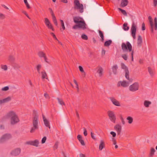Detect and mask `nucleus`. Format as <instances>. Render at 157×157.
I'll list each match as a JSON object with an SVG mask.
<instances>
[{"mask_svg": "<svg viewBox=\"0 0 157 157\" xmlns=\"http://www.w3.org/2000/svg\"><path fill=\"white\" fill-rule=\"evenodd\" d=\"M120 118L121 121V122H122V124H125V122L123 118V117H121Z\"/></svg>", "mask_w": 157, "mask_h": 157, "instance_id": "e2e57ef3", "label": "nucleus"}, {"mask_svg": "<svg viewBox=\"0 0 157 157\" xmlns=\"http://www.w3.org/2000/svg\"><path fill=\"white\" fill-rule=\"evenodd\" d=\"M42 117L44 125L46 127H48L49 128H50V126L49 121L44 116L43 114L42 115Z\"/></svg>", "mask_w": 157, "mask_h": 157, "instance_id": "a211bd4d", "label": "nucleus"}, {"mask_svg": "<svg viewBox=\"0 0 157 157\" xmlns=\"http://www.w3.org/2000/svg\"><path fill=\"white\" fill-rule=\"evenodd\" d=\"M142 30H144L145 29V24L144 23H143L142 24Z\"/></svg>", "mask_w": 157, "mask_h": 157, "instance_id": "4d7b16f0", "label": "nucleus"}, {"mask_svg": "<svg viewBox=\"0 0 157 157\" xmlns=\"http://www.w3.org/2000/svg\"><path fill=\"white\" fill-rule=\"evenodd\" d=\"M11 100V98L10 97H8L7 98L0 100V104L3 103H6L10 101Z\"/></svg>", "mask_w": 157, "mask_h": 157, "instance_id": "6ab92c4d", "label": "nucleus"}, {"mask_svg": "<svg viewBox=\"0 0 157 157\" xmlns=\"http://www.w3.org/2000/svg\"><path fill=\"white\" fill-rule=\"evenodd\" d=\"M78 28H81L83 29H86V25L83 20L80 21L78 24Z\"/></svg>", "mask_w": 157, "mask_h": 157, "instance_id": "ddd939ff", "label": "nucleus"}, {"mask_svg": "<svg viewBox=\"0 0 157 157\" xmlns=\"http://www.w3.org/2000/svg\"><path fill=\"white\" fill-rule=\"evenodd\" d=\"M58 144L59 142H56L53 146L54 149H57L58 147Z\"/></svg>", "mask_w": 157, "mask_h": 157, "instance_id": "a18cd8bd", "label": "nucleus"}, {"mask_svg": "<svg viewBox=\"0 0 157 157\" xmlns=\"http://www.w3.org/2000/svg\"><path fill=\"white\" fill-rule=\"evenodd\" d=\"M79 70L80 71L82 72H83V73H84V75H85V73L83 69V68L81 66H79Z\"/></svg>", "mask_w": 157, "mask_h": 157, "instance_id": "49530a36", "label": "nucleus"}, {"mask_svg": "<svg viewBox=\"0 0 157 157\" xmlns=\"http://www.w3.org/2000/svg\"><path fill=\"white\" fill-rule=\"evenodd\" d=\"M128 3V0H122L121 2V6L122 7H124L127 6Z\"/></svg>", "mask_w": 157, "mask_h": 157, "instance_id": "b1692460", "label": "nucleus"}, {"mask_svg": "<svg viewBox=\"0 0 157 157\" xmlns=\"http://www.w3.org/2000/svg\"><path fill=\"white\" fill-rule=\"evenodd\" d=\"M21 149L20 148H17L13 150L11 152V154L13 156H17L21 153Z\"/></svg>", "mask_w": 157, "mask_h": 157, "instance_id": "2eb2a0df", "label": "nucleus"}, {"mask_svg": "<svg viewBox=\"0 0 157 157\" xmlns=\"http://www.w3.org/2000/svg\"><path fill=\"white\" fill-rule=\"evenodd\" d=\"M9 89V87L8 86H6L2 88V90L3 91H7Z\"/></svg>", "mask_w": 157, "mask_h": 157, "instance_id": "09e8293b", "label": "nucleus"}, {"mask_svg": "<svg viewBox=\"0 0 157 157\" xmlns=\"http://www.w3.org/2000/svg\"><path fill=\"white\" fill-rule=\"evenodd\" d=\"M118 10L121 11V13L124 16H127V13L125 10H123L120 8H118Z\"/></svg>", "mask_w": 157, "mask_h": 157, "instance_id": "e433bc0d", "label": "nucleus"}, {"mask_svg": "<svg viewBox=\"0 0 157 157\" xmlns=\"http://www.w3.org/2000/svg\"><path fill=\"white\" fill-rule=\"evenodd\" d=\"M83 20L81 18L78 17H75L73 18V21L74 22L78 24Z\"/></svg>", "mask_w": 157, "mask_h": 157, "instance_id": "412c9836", "label": "nucleus"}, {"mask_svg": "<svg viewBox=\"0 0 157 157\" xmlns=\"http://www.w3.org/2000/svg\"><path fill=\"white\" fill-rule=\"evenodd\" d=\"M41 68V65L40 64H38L36 67L37 71L39 74L40 73V70Z\"/></svg>", "mask_w": 157, "mask_h": 157, "instance_id": "58836bf2", "label": "nucleus"}, {"mask_svg": "<svg viewBox=\"0 0 157 157\" xmlns=\"http://www.w3.org/2000/svg\"><path fill=\"white\" fill-rule=\"evenodd\" d=\"M112 141L113 142V144L116 145V144L117 142L116 141V140L115 138H113L112 139Z\"/></svg>", "mask_w": 157, "mask_h": 157, "instance_id": "13d9d810", "label": "nucleus"}, {"mask_svg": "<svg viewBox=\"0 0 157 157\" xmlns=\"http://www.w3.org/2000/svg\"><path fill=\"white\" fill-rule=\"evenodd\" d=\"M110 100L112 102L113 104L116 106H121L119 102L117 101L115 98L113 97H111L109 98Z\"/></svg>", "mask_w": 157, "mask_h": 157, "instance_id": "dca6fc26", "label": "nucleus"}, {"mask_svg": "<svg viewBox=\"0 0 157 157\" xmlns=\"http://www.w3.org/2000/svg\"><path fill=\"white\" fill-rule=\"evenodd\" d=\"M50 34H51V35L53 36V38L54 39H55L56 40H58L57 38H56V35L53 33H50Z\"/></svg>", "mask_w": 157, "mask_h": 157, "instance_id": "864d4df0", "label": "nucleus"}, {"mask_svg": "<svg viewBox=\"0 0 157 157\" xmlns=\"http://www.w3.org/2000/svg\"><path fill=\"white\" fill-rule=\"evenodd\" d=\"M10 118V124L12 125L16 124L20 121L17 115L14 111H10L7 112L5 115L2 118L1 121L3 122Z\"/></svg>", "mask_w": 157, "mask_h": 157, "instance_id": "f257e3e1", "label": "nucleus"}, {"mask_svg": "<svg viewBox=\"0 0 157 157\" xmlns=\"http://www.w3.org/2000/svg\"><path fill=\"white\" fill-rule=\"evenodd\" d=\"M46 139L47 138L46 136L44 137L41 140L42 144H44V143H45L46 140Z\"/></svg>", "mask_w": 157, "mask_h": 157, "instance_id": "de8ad7c7", "label": "nucleus"}, {"mask_svg": "<svg viewBox=\"0 0 157 157\" xmlns=\"http://www.w3.org/2000/svg\"><path fill=\"white\" fill-rule=\"evenodd\" d=\"M98 32H99V35L101 38V41H103L104 40V36L103 33L100 30H99Z\"/></svg>", "mask_w": 157, "mask_h": 157, "instance_id": "72a5a7b5", "label": "nucleus"}, {"mask_svg": "<svg viewBox=\"0 0 157 157\" xmlns=\"http://www.w3.org/2000/svg\"><path fill=\"white\" fill-rule=\"evenodd\" d=\"M38 55L40 58H44V61L47 63H49L48 61V59L46 56V54L42 51H40L38 52Z\"/></svg>", "mask_w": 157, "mask_h": 157, "instance_id": "9b49d317", "label": "nucleus"}, {"mask_svg": "<svg viewBox=\"0 0 157 157\" xmlns=\"http://www.w3.org/2000/svg\"><path fill=\"white\" fill-rule=\"evenodd\" d=\"M137 44L139 47H141L142 43V39L141 36L139 35L138 36L137 41Z\"/></svg>", "mask_w": 157, "mask_h": 157, "instance_id": "5701e85b", "label": "nucleus"}, {"mask_svg": "<svg viewBox=\"0 0 157 157\" xmlns=\"http://www.w3.org/2000/svg\"><path fill=\"white\" fill-rule=\"evenodd\" d=\"M5 18V15L1 13H0V19H4Z\"/></svg>", "mask_w": 157, "mask_h": 157, "instance_id": "8fccbe9b", "label": "nucleus"}, {"mask_svg": "<svg viewBox=\"0 0 157 157\" xmlns=\"http://www.w3.org/2000/svg\"><path fill=\"white\" fill-rule=\"evenodd\" d=\"M148 70L151 75L153 76L154 75V73L151 68L150 67H148Z\"/></svg>", "mask_w": 157, "mask_h": 157, "instance_id": "ea45409f", "label": "nucleus"}, {"mask_svg": "<svg viewBox=\"0 0 157 157\" xmlns=\"http://www.w3.org/2000/svg\"><path fill=\"white\" fill-rule=\"evenodd\" d=\"M110 134L111 135H112L114 137H115L116 135V133L113 131L111 132H110Z\"/></svg>", "mask_w": 157, "mask_h": 157, "instance_id": "6e6d98bb", "label": "nucleus"}, {"mask_svg": "<svg viewBox=\"0 0 157 157\" xmlns=\"http://www.w3.org/2000/svg\"><path fill=\"white\" fill-rule=\"evenodd\" d=\"M136 26L133 22L131 28V34L134 39H135L136 37Z\"/></svg>", "mask_w": 157, "mask_h": 157, "instance_id": "1a4fd4ad", "label": "nucleus"}, {"mask_svg": "<svg viewBox=\"0 0 157 157\" xmlns=\"http://www.w3.org/2000/svg\"><path fill=\"white\" fill-rule=\"evenodd\" d=\"M126 120L128 121V123L130 124H132L133 121V118L131 116L128 117L126 118Z\"/></svg>", "mask_w": 157, "mask_h": 157, "instance_id": "c85d7f7f", "label": "nucleus"}, {"mask_svg": "<svg viewBox=\"0 0 157 157\" xmlns=\"http://www.w3.org/2000/svg\"><path fill=\"white\" fill-rule=\"evenodd\" d=\"M78 27V25L77 24V25H75L73 27V29H76Z\"/></svg>", "mask_w": 157, "mask_h": 157, "instance_id": "774afa93", "label": "nucleus"}, {"mask_svg": "<svg viewBox=\"0 0 157 157\" xmlns=\"http://www.w3.org/2000/svg\"><path fill=\"white\" fill-rule=\"evenodd\" d=\"M60 21L61 22V25L63 30H64L65 29V27L64 25V23L63 20H60Z\"/></svg>", "mask_w": 157, "mask_h": 157, "instance_id": "79ce46f5", "label": "nucleus"}, {"mask_svg": "<svg viewBox=\"0 0 157 157\" xmlns=\"http://www.w3.org/2000/svg\"><path fill=\"white\" fill-rule=\"evenodd\" d=\"M57 99L58 101V103L61 105H65V104L64 101H63L62 99L61 98H57Z\"/></svg>", "mask_w": 157, "mask_h": 157, "instance_id": "7c9ffc66", "label": "nucleus"}, {"mask_svg": "<svg viewBox=\"0 0 157 157\" xmlns=\"http://www.w3.org/2000/svg\"><path fill=\"white\" fill-rule=\"evenodd\" d=\"M151 101L145 100L144 102V105L146 107H148L149 106V105L151 104Z\"/></svg>", "mask_w": 157, "mask_h": 157, "instance_id": "c756f323", "label": "nucleus"}, {"mask_svg": "<svg viewBox=\"0 0 157 157\" xmlns=\"http://www.w3.org/2000/svg\"><path fill=\"white\" fill-rule=\"evenodd\" d=\"M22 13H24L29 19H30L28 14L25 11H23Z\"/></svg>", "mask_w": 157, "mask_h": 157, "instance_id": "680f3d73", "label": "nucleus"}, {"mask_svg": "<svg viewBox=\"0 0 157 157\" xmlns=\"http://www.w3.org/2000/svg\"><path fill=\"white\" fill-rule=\"evenodd\" d=\"M118 67L117 65H114L112 67L113 71L114 74H116L117 72Z\"/></svg>", "mask_w": 157, "mask_h": 157, "instance_id": "cd10ccee", "label": "nucleus"}, {"mask_svg": "<svg viewBox=\"0 0 157 157\" xmlns=\"http://www.w3.org/2000/svg\"><path fill=\"white\" fill-rule=\"evenodd\" d=\"M153 4L155 7L157 5V0H153Z\"/></svg>", "mask_w": 157, "mask_h": 157, "instance_id": "052dcab7", "label": "nucleus"}, {"mask_svg": "<svg viewBox=\"0 0 157 157\" xmlns=\"http://www.w3.org/2000/svg\"><path fill=\"white\" fill-rule=\"evenodd\" d=\"M139 86L138 83L136 82L129 86V90L131 91L135 92L138 90Z\"/></svg>", "mask_w": 157, "mask_h": 157, "instance_id": "0eeeda50", "label": "nucleus"}, {"mask_svg": "<svg viewBox=\"0 0 157 157\" xmlns=\"http://www.w3.org/2000/svg\"><path fill=\"white\" fill-rule=\"evenodd\" d=\"M114 129L116 131L118 135H119L121 131V126L119 124H117L114 127Z\"/></svg>", "mask_w": 157, "mask_h": 157, "instance_id": "f3484780", "label": "nucleus"}, {"mask_svg": "<svg viewBox=\"0 0 157 157\" xmlns=\"http://www.w3.org/2000/svg\"><path fill=\"white\" fill-rule=\"evenodd\" d=\"M91 138L94 140H96V138L94 136V133L92 132H91Z\"/></svg>", "mask_w": 157, "mask_h": 157, "instance_id": "603ef678", "label": "nucleus"}, {"mask_svg": "<svg viewBox=\"0 0 157 157\" xmlns=\"http://www.w3.org/2000/svg\"><path fill=\"white\" fill-rule=\"evenodd\" d=\"M52 20H53V22L54 24H55V25L56 26H57L58 25V23H57V21L56 18V17L55 16H52Z\"/></svg>", "mask_w": 157, "mask_h": 157, "instance_id": "c9c22d12", "label": "nucleus"}, {"mask_svg": "<svg viewBox=\"0 0 157 157\" xmlns=\"http://www.w3.org/2000/svg\"><path fill=\"white\" fill-rule=\"evenodd\" d=\"M83 130H84V132H83L84 135L85 136H86L87 135V131L85 128H84Z\"/></svg>", "mask_w": 157, "mask_h": 157, "instance_id": "5fc2aeb1", "label": "nucleus"}, {"mask_svg": "<svg viewBox=\"0 0 157 157\" xmlns=\"http://www.w3.org/2000/svg\"><path fill=\"white\" fill-rule=\"evenodd\" d=\"M129 27L127 26V24L124 23L123 24V29L125 31H127L129 29Z\"/></svg>", "mask_w": 157, "mask_h": 157, "instance_id": "4c0bfd02", "label": "nucleus"}, {"mask_svg": "<svg viewBox=\"0 0 157 157\" xmlns=\"http://www.w3.org/2000/svg\"><path fill=\"white\" fill-rule=\"evenodd\" d=\"M80 143L82 145L84 146L85 145V143L83 140L80 141Z\"/></svg>", "mask_w": 157, "mask_h": 157, "instance_id": "69168bd1", "label": "nucleus"}, {"mask_svg": "<svg viewBox=\"0 0 157 157\" xmlns=\"http://www.w3.org/2000/svg\"><path fill=\"white\" fill-rule=\"evenodd\" d=\"M74 9L79 10V11L82 13L83 11V6L82 4H80L78 0H75L74 1Z\"/></svg>", "mask_w": 157, "mask_h": 157, "instance_id": "39448f33", "label": "nucleus"}, {"mask_svg": "<svg viewBox=\"0 0 157 157\" xmlns=\"http://www.w3.org/2000/svg\"><path fill=\"white\" fill-rule=\"evenodd\" d=\"M131 82L128 81V82L126 81H120L118 82L117 84V86L119 87L121 86L124 87H126L128 86Z\"/></svg>", "mask_w": 157, "mask_h": 157, "instance_id": "9d476101", "label": "nucleus"}, {"mask_svg": "<svg viewBox=\"0 0 157 157\" xmlns=\"http://www.w3.org/2000/svg\"><path fill=\"white\" fill-rule=\"evenodd\" d=\"M121 48L123 52H127L128 50L129 52H131L132 61H133L134 51L132 50V46L131 44L128 41H127L126 44L123 43L121 44Z\"/></svg>", "mask_w": 157, "mask_h": 157, "instance_id": "7ed1b4c3", "label": "nucleus"}, {"mask_svg": "<svg viewBox=\"0 0 157 157\" xmlns=\"http://www.w3.org/2000/svg\"><path fill=\"white\" fill-rule=\"evenodd\" d=\"M125 72V77L128 80V81L129 82H132L133 80L132 79V78H129V72L128 70H127V71H126Z\"/></svg>", "mask_w": 157, "mask_h": 157, "instance_id": "4be33fe9", "label": "nucleus"}, {"mask_svg": "<svg viewBox=\"0 0 157 157\" xmlns=\"http://www.w3.org/2000/svg\"><path fill=\"white\" fill-rule=\"evenodd\" d=\"M12 137L10 134H6L4 135L0 139V143H3L5 141L10 139Z\"/></svg>", "mask_w": 157, "mask_h": 157, "instance_id": "6e6552de", "label": "nucleus"}, {"mask_svg": "<svg viewBox=\"0 0 157 157\" xmlns=\"http://www.w3.org/2000/svg\"><path fill=\"white\" fill-rule=\"evenodd\" d=\"M103 70L101 67H100L98 68L97 71V73H98L99 77H101L102 76L103 74Z\"/></svg>", "mask_w": 157, "mask_h": 157, "instance_id": "393cba45", "label": "nucleus"}, {"mask_svg": "<svg viewBox=\"0 0 157 157\" xmlns=\"http://www.w3.org/2000/svg\"><path fill=\"white\" fill-rule=\"evenodd\" d=\"M1 68L4 71H6L8 70V67L6 65L1 64Z\"/></svg>", "mask_w": 157, "mask_h": 157, "instance_id": "473e14b6", "label": "nucleus"}, {"mask_svg": "<svg viewBox=\"0 0 157 157\" xmlns=\"http://www.w3.org/2000/svg\"><path fill=\"white\" fill-rule=\"evenodd\" d=\"M107 114L110 120L113 122L115 123L116 120V117L114 112L112 111L109 110L107 112Z\"/></svg>", "mask_w": 157, "mask_h": 157, "instance_id": "423d86ee", "label": "nucleus"}, {"mask_svg": "<svg viewBox=\"0 0 157 157\" xmlns=\"http://www.w3.org/2000/svg\"><path fill=\"white\" fill-rule=\"evenodd\" d=\"M148 19L151 29V31L153 33L154 27L155 30H156L157 29V18L155 17L154 18V26L153 23V19L151 17L149 16Z\"/></svg>", "mask_w": 157, "mask_h": 157, "instance_id": "20e7f679", "label": "nucleus"}, {"mask_svg": "<svg viewBox=\"0 0 157 157\" xmlns=\"http://www.w3.org/2000/svg\"><path fill=\"white\" fill-rule=\"evenodd\" d=\"M121 67L122 69L124 70L125 72L128 70L127 67L123 63H121Z\"/></svg>", "mask_w": 157, "mask_h": 157, "instance_id": "f704fd0d", "label": "nucleus"}, {"mask_svg": "<svg viewBox=\"0 0 157 157\" xmlns=\"http://www.w3.org/2000/svg\"><path fill=\"white\" fill-rule=\"evenodd\" d=\"M33 127H31L30 131V132L32 133L34 132L36 130H37L39 128L38 125V115L36 112H35L33 113Z\"/></svg>", "mask_w": 157, "mask_h": 157, "instance_id": "f03ea898", "label": "nucleus"}, {"mask_svg": "<svg viewBox=\"0 0 157 157\" xmlns=\"http://www.w3.org/2000/svg\"><path fill=\"white\" fill-rule=\"evenodd\" d=\"M41 77L42 79H48V77L46 71L44 70H43L41 72Z\"/></svg>", "mask_w": 157, "mask_h": 157, "instance_id": "aec40b11", "label": "nucleus"}, {"mask_svg": "<svg viewBox=\"0 0 157 157\" xmlns=\"http://www.w3.org/2000/svg\"><path fill=\"white\" fill-rule=\"evenodd\" d=\"M78 139V140L82 139V136L80 135H78L77 136Z\"/></svg>", "mask_w": 157, "mask_h": 157, "instance_id": "338daca9", "label": "nucleus"}, {"mask_svg": "<svg viewBox=\"0 0 157 157\" xmlns=\"http://www.w3.org/2000/svg\"><path fill=\"white\" fill-rule=\"evenodd\" d=\"M81 38L82 39L85 40H87L88 39V37L87 36L84 34L82 35L81 36Z\"/></svg>", "mask_w": 157, "mask_h": 157, "instance_id": "37998d69", "label": "nucleus"}, {"mask_svg": "<svg viewBox=\"0 0 157 157\" xmlns=\"http://www.w3.org/2000/svg\"><path fill=\"white\" fill-rule=\"evenodd\" d=\"M112 41L111 40H108L106 41L104 43V46L106 47L109 46L112 43Z\"/></svg>", "mask_w": 157, "mask_h": 157, "instance_id": "2f4dec72", "label": "nucleus"}, {"mask_svg": "<svg viewBox=\"0 0 157 157\" xmlns=\"http://www.w3.org/2000/svg\"><path fill=\"white\" fill-rule=\"evenodd\" d=\"M44 96L45 97V98L47 99H49L50 98L48 94L47 93H45L44 94Z\"/></svg>", "mask_w": 157, "mask_h": 157, "instance_id": "bf43d9fd", "label": "nucleus"}, {"mask_svg": "<svg viewBox=\"0 0 157 157\" xmlns=\"http://www.w3.org/2000/svg\"><path fill=\"white\" fill-rule=\"evenodd\" d=\"M24 2L25 5H26L27 8L28 9H30V7L29 5V3L28 2L27 0H24Z\"/></svg>", "mask_w": 157, "mask_h": 157, "instance_id": "a19ab883", "label": "nucleus"}, {"mask_svg": "<svg viewBox=\"0 0 157 157\" xmlns=\"http://www.w3.org/2000/svg\"><path fill=\"white\" fill-rule=\"evenodd\" d=\"M104 147L105 144L103 141L102 140H101L100 141V143L99 146V150L100 151L102 150Z\"/></svg>", "mask_w": 157, "mask_h": 157, "instance_id": "bb28decb", "label": "nucleus"}, {"mask_svg": "<svg viewBox=\"0 0 157 157\" xmlns=\"http://www.w3.org/2000/svg\"><path fill=\"white\" fill-rule=\"evenodd\" d=\"M44 23L48 29H51L53 31H54V30L52 25L50 23L49 20L47 18H44Z\"/></svg>", "mask_w": 157, "mask_h": 157, "instance_id": "4468645a", "label": "nucleus"}, {"mask_svg": "<svg viewBox=\"0 0 157 157\" xmlns=\"http://www.w3.org/2000/svg\"><path fill=\"white\" fill-rule=\"evenodd\" d=\"M26 144L37 147L39 144V141L37 140H31L26 142Z\"/></svg>", "mask_w": 157, "mask_h": 157, "instance_id": "f8f14e48", "label": "nucleus"}, {"mask_svg": "<svg viewBox=\"0 0 157 157\" xmlns=\"http://www.w3.org/2000/svg\"><path fill=\"white\" fill-rule=\"evenodd\" d=\"M49 10L50 11V13H51L52 16H52H55L52 9L51 8H49Z\"/></svg>", "mask_w": 157, "mask_h": 157, "instance_id": "3c124183", "label": "nucleus"}, {"mask_svg": "<svg viewBox=\"0 0 157 157\" xmlns=\"http://www.w3.org/2000/svg\"><path fill=\"white\" fill-rule=\"evenodd\" d=\"M155 150L153 148H151L150 150L149 156V157H153L154 155Z\"/></svg>", "mask_w": 157, "mask_h": 157, "instance_id": "a878e982", "label": "nucleus"}, {"mask_svg": "<svg viewBox=\"0 0 157 157\" xmlns=\"http://www.w3.org/2000/svg\"><path fill=\"white\" fill-rule=\"evenodd\" d=\"M105 51L104 49H102L101 51V55L102 56H104L105 54Z\"/></svg>", "mask_w": 157, "mask_h": 157, "instance_id": "0e129e2a", "label": "nucleus"}, {"mask_svg": "<svg viewBox=\"0 0 157 157\" xmlns=\"http://www.w3.org/2000/svg\"><path fill=\"white\" fill-rule=\"evenodd\" d=\"M122 58L125 60H127L128 59V57L125 54H123L121 55Z\"/></svg>", "mask_w": 157, "mask_h": 157, "instance_id": "c03bdc74", "label": "nucleus"}]
</instances>
